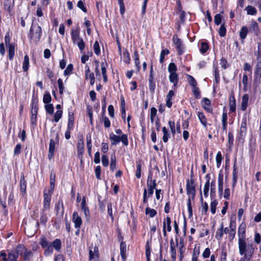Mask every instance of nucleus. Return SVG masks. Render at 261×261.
Listing matches in <instances>:
<instances>
[{"instance_id":"1","label":"nucleus","mask_w":261,"mask_h":261,"mask_svg":"<svg viewBox=\"0 0 261 261\" xmlns=\"http://www.w3.org/2000/svg\"><path fill=\"white\" fill-rule=\"evenodd\" d=\"M239 254L243 255L247 261H249L255 250L253 244H247L246 240L238 241Z\"/></svg>"},{"instance_id":"2","label":"nucleus","mask_w":261,"mask_h":261,"mask_svg":"<svg viewBox=\"0 0 261 261\" xmlns=\"http://www.w3.org/2000/svg\"><path fill=\"white\" fill-rule=\"evenodd\" d=\"M43 197V207L41 210L40 223L41 224L45 225L48 220L47 213L46 212L49 211L50 209L51 195L48 193H44Z\"/></svg>"},{"instance_id":"3","label":"nucleus","mask_w":261,"mask_h":261,"mask_svg":"<svg viewBox=\"0 0 261 261\" xmlns=\"http://www.w3.org/2000/svg\"><path fill=\"white\" fill-rule=\"evenodd\" d=\"M41 36V27L37 24L32 23L29 34V38L36 44L40 41Z\"/></svg>"},{"instance_id":"4","label":"nucleus","mask_w":261,"mask_h":261,"mask_svg":"<svg viewBox=\"0 0 261 261\" xmlns=\"http://www.w3.org/2000/svg\"><path fill=\"white\" fill-rule=\"evenodd\" d=\"M71 35L73 43L78 46L81 53H82L85 48V44L83 38L80 37L79 29L72 30Z\"/></svg>"},{"instance_id":"5","label":"nucleus","mask_w":261,"mask_h":261,"mask_svg":"<svg viewBox=\"0 0 261 261\" xmlns=\"http://www.w3.org/2000/svg\"><path fill=\"white\" fill-rule=\"evenodd\" d=\"M193 176V172H192L190 175L191 179L187 180L186 191L188 196L191 197L192 199H194L196 194V189L195 181Z\"/></svg>"},{"instance_id":"6","label":"nucleus","mask_w":261,"mask_h":261,"mask_svg":"<svg viewBox=\"0 0 261 261\" xmlns=\"http://www.w3.org/2000/svg\"><path fill=\"white\" fill-rule=\"evenodd\" d=\"M110 140L111 141L112 145H116L120 141H121L123 144L125 146H127L128 144L127 136L125 134H123L121 137H120L111 133L110 135Z\"/></svg>"},{"instance_id":"7","label":"nucleus","mask_w":261,"mask_h":261,"mask_svg":"<svg viewBox=\"0 0 261 261\" xmlns=\"http://www.w3.org/2000/svg\"><path fill=\"white\" fill-rule=\"evenodd\" d=\"M59 141V135L56 134L55 139H51L49 141L48 158L51 160L54 156L56 144H58Z\"/></svg>"},{"instance_id":"8","label":"nucleus","mask_w":261,"mask_h":261,"mask_svg":"<svg viewBox=\"0 0 261 261\" xmlns=\"http://www.w3.org/2000/svg\"><path fill=\"white\" fill-rule=\"evenodd\" d=\"M254 76V83L256 84H259L261 79V59L256 60Z\"/></svg>"},{"instance_id":"9","label":"nucleus","mask_w":261,"mask_h":261,"mask_svg":"<svg viewBox=\"0 0 261 261\" xmlns=\"http://www.w3.org/2000/svg\"><path fill=\"white\" fill-rule=\"evenodd\" d=\"M173 41L178 51V55H182L185 51V47L181 40L178 38L176 35H174L173 37Z\"/></svg>"},{"instance_id":"10","label":"nucleus","mask_w":261,"mask_h":261,"mask_svg":"<svg viewBox=\"0 0 261 261\" xmlns=\"http://www.w3.org/2000/svg\"><path fill=\"white\" fill-rule=\"evenodd\" d=\"M238 233L239 236L238 241L246 240V224L244 223H242L240 225Z\"/></svg>"},{"instance_id":"11","label":"nucleus","mask_w":261,"mask_h":261,"mask_svg":"<svg viewBox=\"0 0 261 261\" xmlns=\"http://www.w3.org/2000/svg\"><path fill=\"white\" fill-rule=\"evenodd\" d=\"M19 186L21 194L22 196H24L26 194L27 181L23 173L20 176Z\"/></svg>"},{"instance_id":"12","label":"nucleus","mask_w":261,"mask_h":261,"mask_svg":"<svg viewBox=\"0 0 261 261\" xmlns=\"http://www.w3.org/2000/svg\"><path fill=\"white\" fill-rule=\"evenodd\" d=\"M72 221L74 223V227L76 228H79L82 223V220L79 216L77 212H74L72 215Z\"/></svg>"},{"instance_id":"13","label":"nucleus","mask_w":261,"mask_h":261,"mask_svg":"<svg viewBox=\"0 0 261 261\" xmlns=\"http://www.w3.org/2000/svg\"><path fill=\"white\" fill-rule=\"evenodd\" d=\"M55 209L56 210L57 215H60L63 216L64 213V207L63 200L59 199L58 202L56 204Z\"/></svg>"},{"instance_id":"14","label":"nucleus","mask_w":261,"mask_h":261,"mask_svg":"<svg viewBox=\"0 0 261 261\" xmlns=\"http://www.w3.org/2000/svg\"><path fill=\"white\" fill-rule=\"evenodd\" d=\"M218 192L219 196L222 197L223 194V174L221 171L218 174Z\"/></svg>"},{"instance_id":"15","label":"nucleus","mask_w":261,"mask_h":261,"mask_svg":"<svg viewBox=\"0 0 261 261\" xmlns=\"http://www.w3.org/2000/svg\"><path fill=\"white\" fill-rule=\"evenodd\" d=\"M201 105L207 113H212V108L209 99L204 98L202 100Z\"/></svg>"},{"instance_id":"16","label":"nucleus","mask_w":261,"mask_h":261,"mask_svg":"<svg viewBox=\"0 0 261 261\" xmlns=\"http://www.w3.org/2000/svg\"><path fill=\"white\" fill-rule=\"evenodd\" d=\"M237 159H235L233 165V172H232V187H234L237 182L238 178V169L236 165Z\"/></svg>"},{"instance_id":"17","label":"nucleus","mask_w":261,"mask_h":261,"mask_svg":"<svg viewBox=\"0 0 261 261\" xmlns=\"http://www.w3.org/2000/svg\"><path fill=\"white\" fill-rule=\"evenodd\" d=\"M229 110L231 113L235 112L236 111V99L234 97V93H231L229 96Z\"/></svg>"},{"instance_id":"18","label":"nucleus","mask_w":261,"mask_h":261,"mask_svg":"<svg viewBox=\"0 0 261 261\" xmlns=\"http://www.w3.org/2000/svg\"><path fill=\"white\" fill-rule=\"evenodd\" d=\"M149 89L151 93H154L155 89V81L154 76H149Z\"/></svg>"},{"instance_id":"19","label":"nucleus","mask_w":261,"mask_h":261,"mask_svg":"<svg viewBox=\"0 0 261 261\" xmlns=\"http://www.w3.org/2000/svg\"><path fill=\"white\" fill-rule=\"evenodd\" d=\"M77 151L79 155H82L84 152V142L83 139H80L77 141Z\"/></svg>"},{"instance_id":"20","label":"nucleus","mask_w":261,"mask_h":261,"mask_svg":"<svg viewBox=\"0 0 261 261\" xmlns=\"http://www.w3.org/2000/svg\"><path fill=\"white\" fill-rule=\"evenodd\" d=\"M8 49V58L12 61L15 55V43L6 46Z\"/></svg>"},{"instance_id":"21","label":"nucleus","mask_w":261,"mask_h":261,"mask_svg":"<svg viewBox=\"0 0 261 261\" xmlns=\"http://www.w3.org/2000/svg\"><path fill=\"white\" fill-rule=\"evenodd\" d=\"M120 254L122 257V259L123 261H125L126 259V244L122 242L120 243Z\"/></svg>"},{"instance_id":"22","label":"nucleus","mask_w":261,"mask_h":261,"mask_svg":"<svg viewBox=\"0 0 261 261\" xmlns=\"http://www.w3.org/2000/svg\"><path fill=\"white\" fill-rule=\"evenodd\" d=\"M7 194L6 192L4 193V198L3 199L1 197H0V204L3 207V212L5 215H7L8 214V210L7 209V205L6 203V198Z\"/></svg>"},{"instance_id":"23","label":"nucleus","mask_w":261,"mask_h":261,"mask_svg":"<svg viewBox=\"0 0 261 261\" xmlns=\"http://www.w3.org/2000/svg\"><path fill=\"white\" fill-rule=\"evenodd\" d=\"M38 109V100L36 98H33L32 100V114H37Z\"/></svg>"},{"instance_id":"24","label":"nucleus","mask_w":261,"mask_h":261,"mask_svg":"<svg viewBox=\"0 0 261 261\" xmlns=\"http://www.w3.org/2000/svg\"><path fill=\"white\" fill-rule=\"evenodd\" d=\"M249 100V96L248 94H244L242 97L241 109L243 111H245L248 106Z\"/></svg>"},{"instance_id":"25","label":"nucleus","mask_w":261,"mask_h":261,"mask_svg":"<svg viewBox=\"0 0 261 261\" xmlns=\"http://www.w3.org/2000/svg\"><path fill=\"white\" fill-rule=\"evenodd\" d=\"M174 95L173 91L170 90L166 96V105L168 108H170L172 106V99Z\"/></svg>"},{"instance_id":"26","label":"nucleus","mask_w":261,"mask_h":261,"mask_svg":"<svg viewBox=\"0 0 261 261\" xmlns=\"http://www.w3.org/2000/svg\"><path fill=\"white\" fill-rule=\"evenodd\" d=\"M210 197L211 200L214 199L216 197V181L215 180H213L211 183Z\"/></svg>"},{"instance_id":"27","label":"nucleus","mask_w":261,"mask_h":261,"mask_svg":"<svg viewBox=\"0 0 261 261\" xmlns=\"http://www.w3.org/2000/svg\"><path fill=\"white\" fill-rule=\"evenodd\" d=\"M162 132L163 133V141L164 143H166L168 142V139L170 137V134L169 133V131L168 130V129L165 126H164L162 128Z\"/></svg>"},{"instance_id":"28","label":"nucleus","mask_w":261,"mask_h":261,"mask_svg":"<svg viewBox=\"0 0 261 261\" xmlns=\"http://www.w3.org/2000/svg\"><path fill=\"white\" fill-rule=\"evenodd\" d=\"M178 75L176 73H171L169 75V81L173 83V86L176 87L178 83Z\"/></svg>"},{"instance_id":"29","label":"nucleus","mask_w":261,"mask_h":261,"mask_svg":"<svg viewBox=\"0 0 261 261\" xmlns=\"http://www.w3.org/2000/svg\"><path fill=\"white\" fill-rule=\"evenodd\" d=\"M147 181H148V185H150V186H151V187L154 189H156V180L155 179H152V173L151 172L149 173L147 177Z\"/></svg>"},{"instance_id":"30","label":"nucleus","mask_w":261,"mask_h":261,"mask_svg":"<svg viewBox=\"0 0 261 261\" xmlns=\"http://www.w3.org/2000/svg\"><path fill=\"white\" fill-rule=\"evenodd\" d=\"M30 64L29 57L27 55L24 57V61L22 64V69L24 72H27L29 69Z\"/></svg>"},{"instance_id":"31","label":"nucleus","mask_w":261,"mask_h":261,"mask_svg":"<svg viewBox=\"0 0 261 261\" xmlns=\"http://www.w3.org/2000/svg\"><path fill=\"white\" fill-rule=\"evenodd\" d=\"M135 64L138 71H139L141 68L140 62L139 61V56L137 50L134 52Z\"/></svg>"},{"instance_id":"32","label":"nucleus","mask_w":261,"mask_h":261,"mask_svg":"<svg viewBox=\"0 0 261 261\" xmlns=\"http://www.w3.org/2000/svg\"><path fill=\"white\" fill-rule=\"evenodd\" d=\"M223 234V224L222 223L220 228L216 231L215 237L218 240H220L222 239Z\"/></svg>"},{"instance_id":"33","label":"nucleus","mask_w":261,"mask_h":261,"mask_svg":"<svg viewBox=\"0 0 261 261\" xmlns=\"http://www.w3.org/2000/svg\"><path fill=\"white\" fill-rule=\"evenodd\" d=\"M18 257V253L17 252H9L8 254L7 259L8 261H17Z\"/></svg>"},{"instance_id":"34","label":"nucleus","mask_w":261,"mask_h":261,"mask_svg":"<svg viewBox=\"0 0 261 261\" xmlns=\"http://www.w3.org/2000/svg\"><path fill=\"white\" fill-rule=\"evenodd\" d=\"M51 243L49 242L47 239L44 237H42L40 239V245L42 247V248L45 249L46 247H47L48 245H50V244Z\"/></svg>"},{"instance_id":"35","label":"nucleus","mask_w":261,"mask_h":261,"mask_svg":"<svg viewBox=\"0 0 261 261\" xmlns=\"http://www.w3.org/2000/svg\"><path fill=\"white\" fill-rule=\"evenodd\" d=\"M53 248H54L57 251H60L61 248V242L60 239H56L51 243Z\"/></svg>"},{"instance_id":"36","label":"nucleus","mask_w":261,"mask_h":261,"mask_svg":"<svg viewBox=\"0 0 261 261\" xmlns=\"http://www.w3.org/2000/svg\"><path fill=\"white\" fill-rule=\"evenodd\" d=\"M247 14L254 15L257 13V10L255 7L252 6H248L245 8Z\"/></svg>"},{"instance_id":"37","label":"nucleus","mask_w":261,"mask_h":261,"mask_svg":"<svg viewBox=\"0 0 261 261\" xmlns=\"http://www.w3.org/2000/svg\"><path fill=\"white\" fill-rule=\"evenodd\" d=\"M248 32V29L246 27H243L239 33L240 36L242 39H244L246 38Z\"/></svg>"},{"instance_id":"38","label":"nucleus","mask_w":261,"mask_h":261,"mask_svg":"<svg viewBox=\"0 0 261 261\" xmlns=\"http://www.w3.org/2000/svg\"><path fill=\"white\" fill-rule=\"evenodd\" d=\"M247 133V128H240L239 133V139L244 141Z\"/></svg>"},{"instance_id":"39","label":"nucleus","mask_w":261,"mask_h":261,"mask_svg":"<svg viewBox=\"0 0 261 261\" xmlns=\"http://www.w3.org/2000/svg\"><path fill=\"white\" fill-rule=\"evenodd\" d=\"M86 70H85V76L87 80L92 79L94 78V75L93 72H90V70L88 66L86 65L85 66Z\"/></svg>"},{"instance_id":"40","label":"nucleus","mask_w":261,"mask_h":261,"mask_svg":"<svg viewBox=\"0 0 261 261\" xmlns=\"http://www.w3.org/2000/svg\"><path fill=\"white\" fill-rule=\"evenodd\" d=\"M145 214L149 215L150 217L153 218L156 215L157 212L155 210L147 207L145 209Z\"/></svg>"},{"instance_id":"41","label":"nucleus","mask_w":261,"mask_h":261,"mask_svg":"<svg viewBox=\"0 0 261 261\" xmlns=\"http://www.w3.org/2000/svg\"><path fill=\"white\" fill-rule=\"evenodd\" d=\"M209 189H210V179H208L205 182L204 186V188H203L204 196L206 198L208 196Z\"/></svg>"},{"instance_id":"42","label":"nucleus","mask_w":261,"mask_h":261,"mask_svg":"<svg viewBox=\"0 0 261 261\" xmlns=\"http://www.w3.org/2000/svg\"><path fill=\"white\" fill-rule=\"evenodd\" d=\"M74 115H69L68 127V129H73L74 126Z\"/></svg>"},{"instance_id":"43","label":"nucleus","mask_w":261,"mask_h":261,"mask_svg":"<svg viewBox=\"0 0 261 261\" xmlns=\"http://www.w3.org/2000/svg\"><path fill=\"white\" fill-rule=\"evenodd\" d=\"M56 181V174L51 172L50 175V186L51 190H54Z\"/></svg>"},{"instance_id":"44","label":"nucleus","mask_w":261,"mask_h":261,"mask_svg":"<svg viewBox=\"0 0 261 261\" xmlns=\"http://www.w3.org/2000/svg\"><path fill=\"white\" fill-rule=\"evenodd\" d=\"M116 159L115 155H112L111 158L110 169L112 171H114L116 168Z\"/></svg>"},{"instance_id":"45","label":"nucleus","mask_w":261,"mask_h":261,"mask_svg":"<svg viewBox=\"0 0 261 261\" xmlns=\"http://www.w3.org/2000/svg\"><path fill=\"white\" fill-rule=\"evenodd\" d=\"M228 143L229 148L231 149L233 144V133L230 131L228 134Z\"/></svg>"},{"instance_id":"46","label":"nucleus","mask_w":261,"mask_h":261,"mask_svg":"<svg viewBox=\"0 0 261 261\" xmlns=\"http://www.w3.org/2000/svg\"><path fill=\"white\" fill-rule=\"evenodd\" d=\"M211 203V211L213 214H215L216 211V207L218 203L217 200L215 198Z\"/></svg>"},{"instance_id":"47","label":"nucleus","mask_w":261,"mask_h":261,"mask_svg":"<svg viewBox=\"0 0 261 261\" xmlns=\"http://www.w3.org/2000/svg\"><path fill=\"white\" fill-rule=\"evenodd\" d=\"M216 166H217V167L219 168L221 165V162L222 161V156L221 153L220 151H218L217 152V153L216 154Z\"/></svg>"},{"instance_id":"48","label":"nucleus","mask_w":261,"mask_h":261,"mask_svg":"<svg viewBox=\"0 0 261 261\" xmlns=\"http://www.w3.org/2000/svg\"><path fill=\"white\" fill-rule=\"evenodd\" d=\"M209 48L208 45L207 43L204 42H202L201 43V47L200 48V51L202 54L205 53Z\"/></svg>"},{"instance_id":"49","label":"nucleus","mask_w":261,"mask_h":261,"mask_svg":"<svg viewBox=\"0 0 261 261\" xmlns=\"http://www.w3.org/2000/svg\"><path fill=\"white\" fill-rule=\"evenodd\" d=\"M53 248L51 243L44 249V254L45 256H49L53 253Z\"/></svg>"},{"instance_id":"50","label":"nucleus","mask_w":261,"mask_h":261,"mask_svg":"<svg viewBox=\"0 0 261 261\" xmlns=\"http://www.w3.org/2000/svg\"><path fill=\"white\" fill-rule=\"evenodd\" d=\"M176 246L170 247V253L172 261H176Z\"/></svg>"},{"instance_id":"51","label":"nucleus","mask_w":261,"mask_h":261,"mask_svg":"<svg viewBox=\"0 0 261 261\" xmlns=\"http://www.w3.org/2000/svg\"><path fill=\"white\" fill-rule=\"evenodd\" d=\"M73 65L72 64H69L67 65V67H66V69L64 71V75L65 76H67L70 75L72 71L73 70Z\"/></svg>"},{"instance_id":"52","label":"nucleus","mask_w":261,"mask_h":261,"mask_svg":"<svg viewBox=\"0 0 261 261\" xmlns=\"http://www.w3.org/2000/svg\"><path fill=\"white\" fill-rule=\"evenodd\" d=\"M169 54V51L168 49H164L162 50L160 58V62L161 63H163L164 62L165 56Z\"/></svg>"},{"instance_id":"53","label":"nucleus","mask_w":261,"mask_h":261,"mask_svg":"<svg viewBox=\"0 0 261 261\" xmlns=\"http://www.w3.org/2000/svg\"><path fill=\"white\" fill-rule=\"evenodd\" d=\"M188 201H187V206H188V211L189 213V216L192 217L193 215V212H192V207L191 205V197L188 196Z\"/></svg>"},{"instance_id":"54","label":"nucleus","mask_w":261,"mask_h":261,"mask_svg":"<svg viewBox=\"0 0 261 261\" xmlns=\"http://www.w3.org/2000/svg\"><path fill=\"white\" fill-rule=\"evenodd\" d=\"M200 253L199 249H196L195 248L193 250L192 254V261H198V256Z\"/></svg>"},{"instance_id":"55","label":"nucleus","mask_w":261,"mask_h":261,"mask_svg":"<svg viewBox=\"0 0 261 261\" xmlns=\"http://www.w3.org/2000/svg\"><path fill=\"white\" fill-rule=\"evenodd\" d=\"M123 59L124 62L125 63L128 64L129 63L130 59L129 57V53L126 49H125V50L123 53Z\"/></svg>"},{"instance_id":"56","label":"nucleus","mask_w":261,"mask_h":261,"mask_svg":"<svg viewBox=\"0 0 261 261\" xmlns=\"http://www.w3.org/2000/svg\"><path fill=\"white\" fill-rule=\"evenodd\" d=\"M250 29L252 30V31L255 33L257 34L259 32L258 30V25L257 23L254 21L251 22L250 25Z\"/></svg>"},{"instance_id":"57","label":"nucleus","mask_w":261,"mask_h":261,"mask_svg":"<svg viewBox=\"0 0 261 261\" xmlns=\"http://www.w3.org/2000/svg\"><path fill=\"white\" fill-rule=\"evenodd\" d=\"M51 100V97L49 93H46L44 94L43 101L45 104L49 103Z\"/></svg>"},{"instance_id":"58","label":"nucleus","mask_w":261,"mask_h":261,"mask_svg":"<svg viewBox=\"0 0 261 261\" xmlns=\"http://www.w3.org/2000/svg\"><path fill=\"white\" fill-rule=\"evenodd\" d=\"M93 49H94V53L96 55L98 56L100 54V49L99 43L97 41H96L94 43Z\"/></svg>"},{"instance_id":"59","label":"nucleus","mask_w":261,"mask_h":261,"mask_svg":"<svg viewBox=\"0 0 261 261\" xmlns=\"http://www.w3.org/2000/svg\"><path fill=\"white\" fill-rule=\"evenodd\" d=\"M168 124L171 129V133L174 136L175 134L176 129H175V122L173 121L170 120L168 122Z\"/></svg>"},{"instance_id":"60","label":"nucleus","mask_w":261,"mask_h":261,"mask_svg":"<svg viewBox=\"0 0 261 261\" xmlns=\"http://www.w3.org/2000/svg\"><path fill=\"white\" fill-rule=\"evenodd\" d=\"M188 81L190 86L192 87H196L197 86V82L195 79L191 75H188Z\"/></svg>"},{"instance_id":"61","label":"nucleus","mask_w":261,"mask_h":261,"mask_svg":"<svg viewBox=\"0 0 261 261\" xmlns=\"http://www.w3.org/2000/svg\"><path fill=\"white\" fill-rule=\"evenodd\" d=\"M45 109L47 113H48L49 114H53L54 112V107L52 104H45Z\"/></svg>"},{"instance_id":"62","label":"nucleus","mask_w":261,"mask_h":261,"mask_svg":"<svg viewBox=\"0 0 261 261\" xmlns=\"http://www.w3.org/2000/svg\"><path fill=\"white\" fill-rule=\"evenodd\" d=\"M168 70L169 72L171 73H176V71L177 70L176 66L174 63H171L168 66Z\"/></svg>"},{"instance_id":"63","label":"nucleus","mask_w":261,"mask_h":261,"mask_svg":"<svg viewBox=\"0 0 261 261\" xmlns=\"http://www.w3.org/2000/svg\"><path fill=\"white\" fill-rule=\"evenodd\" d=\"M192 91H193V94L196 98L198 99L200 97V93L199 89L197 86L193 87Z\"/></svg>"},{"instance_id":"64","label":"nucleus","mask_w":261,"mask_h":261,"mask_svg":"<svg viewBox=\"0 0 261 261\" xmlns=\"http://www.w3.org/2000/svg\"><path fill=\"white\" fill-rule=\"evenodd\" d=\"M258 50L254 54L256 56V60H261V43L258 44Z\"/></svg>"}]
</instances>
